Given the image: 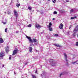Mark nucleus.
Wrapping results in <instances>:
<instances>
[{
    "label": "nucleus",
    "mask_w": 78,
    "mask_h": 78,
    "mask_svg": "<svg viewBox=\"0 0 78 78\" xmlns=\"http://www.w3.org/2000/svg\"><path fill=\"white\" fill-rule=\"evenodd\" d=\"M35 45H36V44H35Z\"/></svg>",
    "instance_id": "obj_45"
},
{
    "label": "nucleus",
    "mask_w": 78,
    "mask_h": 78,
    "mask_svg": "<svg viewBox=\"0 0 78 78\" xmlns=\"http://www.w3.org/2000/svg\"><path fill=\"white\" fill-rule=\"evenodd\" d=\"M36 28H37L38 29H39V28H40L41 27V26L38 24H36Z\"/></svg>",
    "instance_id": "obj_6"
},
{
    "label": "nucleus",
    "mask_w": 78,
    "mask_h": 78,
    "mask_svg": "<svg viewBox=\"0 0 78 78\" xmlns=\"http://www.w3.org/2000/svg\"><path fill=\"white\" fill-rule=\"evenodd\" d=\"M7 22H2V23H3V24H4V25H5L6 24Z\"/></svg>",
    "instance_id": "obj_22"
},
{
    "label": "nucleus",
    "mask_w": 78,
    "mask_h": 78,
    "mask_svg": "<svg viewBox=\"0 0 78 78\" xmlns=\"http://www.w3.org/2000/svg\"><path fill=\"white\" fill-rule=\"evenodd\" d=\"M64 56H65V60L66 61H68V60L67 59V55L66 53H64Z\"/></svg>",
    "instance_id": "obj_7"
},
{
    "label": "nucleus",
    "mask_w": 78,
    "mask_h": 78,
    "mask_svg": "<svg viewBox=\"0 0 78 78\" xmlns=\"http://www.w3.org/2000/svg\"><path fill=\"white\" fill-rule=\"evenodd\" d=\"M49 61L50 62H53V59H49Z\"/></svg>",
    "instance_id": "obj_18"
},
{
    "label": "nucleus",
    "mask_w": 78,
    "mask_h": 78,
    "mask_svg": "<svg viewBox=\"0 0 78 78\" xmlns=\"http://www.w3.org/2000/svg\"><path fill=\"white\" fill-rule=\"evenodd\" d=\"M14 73H15V72H14Z\"/></svg>",
    "instance_id": "obj_46"
},
{
    "label": "nucleus",
    "mask_w": 78,
    "mask_h": 78,
    "mask_svg": "<svg viewBox=\"0 0 78 78\" xmlns=\"http://www.w3.org/2000/svg\"><path fill=\"white\" fill-rule=\"evenodd\" d=\"M66 2H69V0H66Z\"/></svg>",
    "instance_id": "obj_35"
},
{
    "label": "nucleus",
    "mask_w": 78,
    "mask_h": 78,
    "mask_svg": "<svg viewBox=\"0 0 78 78\" xmlns=\"http://www.w3.org/2000/svg\"><path fill=\"white\" fill-rule=\"evenodd\" d=\"M8 14H11V12L8 11Z\"/></svg>",
    "instance_id": "obj_32"
},
{
    "label": "nucleus",
    "mask_w": 78,
    "mask_h": 78,
    "mask_svg": "<svg viewBox=\"0 0 78 78\" xmlns=\"http://www.w3.org/2000/svg\"><path fill=\"white\" fill-rule=\"evenodd\" d=\"M55 18H53L52 20H55Z\"/></svg>",
    "instance_id": "obj_40"
},
{
    "label": "nucleus",
    "mask_w": 78,
    "mask_h": 78,
    "mask_svg": "<svg viewBox=\"0 0 78 78\" xmlns=\"http://www.w3.org/2000/svg\"><path fill=\"white\" fill-rule=\"evenodd\" d=\"M28 9L29 10H31V9H32V8H31V7L28 6Z\"/></svg>",
    "instance_id": "obj_20"
},
{
    "label": "nucleus",
    "mask_w": 78,
    "mask_h": 78,
    "mask_svg": "<svg viewBox=\"0 0 78 78\" xmlns=\"http://www.w3.org/2000/svg\"><path fill=\"white\" fill-rule=\"evenodd\" d=\"M0 43H3V40L2 38H0Z\"/></svg>",
    "instance_id": "obj_13"
},
{
    "label": "nucleus",
    "mask_w": 78,
    "mask_h": 78,
    "mask_svg": "<svg viewBox=\"0 0 78 78\" xmlns=\"http://www.w3.org/2000/svg\"><path fill=\"white\" fill-rule=\"evenodd\" d=\"M5 51L7 53H8V52L9 51V47H8V46H7L6 49H5Z\"/></svg>",
    "instance_id": "obj_9"
},
{
    "label": "nucleus",
    "mask_w": 78,
    "mask_h": 78,
    "mask_svg": "<svg viewBox=\"0 0 78 78\" xmlns=\"http://www.w3.org/2000/svg\"><path fill=\"white\" fill-rule=\"evenodd\" d=\"M71 27H72V25L70 26V27H69V29H70Z\"/></svg>",
    "instance_id": "obj_33"
},
{
    "label": "nucleus",
    "mask_w": 78,
    "mask_h": 78,
    "mask_svg": "<svg viewBox=\"0 0 78 78\" xmlns=\"http://www.w3.org/2000/svg\"><path fill=\"white\" fill-rule=\"evenodd\" d=\"M30 46H31V45H30Z\"/></svg>",
    "instance_id": "obj_47"
},
{
    "label": "nucleus",
    "mask_w": 78,
    "mask_h": 78,
    "mask_svg": "<svg viewBox=\"0 0 78 78\" xmlns=\"http://www.w3.org/2000/svg\"><path fill=\"white\" fill-rule=\"evenodd\" d=\"M26 37L28 39L30 42H37V40L35 39H33V40L31 39V37H28V36H26Z\"/></svg>",
    "instance_id": "obj_1"
},
{
    "label": "nucleus",
    "mask_w": 78,
    "mask_h": 78,
    "mask_svg": "<svg viewBox=\"0 0 78 78\" xmlns=\"http://www.w3.org/2000/svg\"><path fill=\"white\" fill-rule=\"evenodd\" d=\"M56 62H54L53 63L52 66H56Z\"/></svg>",
    "instance_id": "obj_15"
},
{
    "label": "nucleus",
    "mask_w": 78,
    "mask_h": 78,
    "mask_svg": "<svg viewBox=\"0 0 78 78\" xmlns=\"http://www.w3.org/2000/svg\"><path fill=\"white\" fill-rule=\"evenodd\" d=\"M62 75H64V73H61L60 75V77H61V76Z\"/></svg>",
    "instance_id": "obj_19"
},
{
    "label": "nucleus",
    "mask_w": 78,
    "mask_h": 78,
    "mask_svg": "<svg viewBox=\"0 0 78 78\" xmlns=\"http://www.w3.org/2000/svg\"><path fill=\"white\" fill-rule=\"evenodd\" d=\"M57 12L56 11H55L54 12V14H57Z\"/></svg>",
    "instance_id": "obj_24"
},
{
    "label": "nucleus",
    "mask_w": 78,
    "mask_h": 78,
    "mask_svg": "<svg viewBox=\"0 0 78 78\" xmlns=\"http://www.w3.org/2000/svg\"><path fill=\"white\" fill-rule=\"evenodd\" d=\"M53 3H55L56 2V0H52Z\"/></svg>",
    "instance_id": "obj_27"
},
{
    "label": "nucleus",
    "mask_w": 78,
    "mask_h": 78,
    "mask_svg": "<svg viewBox=\"0 0 78 78\" xmlns=\"http://www.w3.org/2000/svg\"><path fill=\"white\" fill-rule=\"evenodd\" d=\"M63 26H64V25L62 24V23L60 24L59 26V28L61 29V30H62V29H63Z\"/></svg>",
    "instance_id": "obj_4"
},
{
    "label": "nucleus",
    "mask_w": 78,
    "mask_h": 78,
    "mask_svg": "<svg viewBox=\"0 0 78 78\" xmlns=\"http://www.w3.org/2000/svg\"><path fill=\"white\" fill-rule=\"evenodd\" d=\"M11 56H10L9 57V59L10 60H11Z\"/></svg>",
    "instance_id": "obj_37"
},
{
    "label": "nucleus",
    "mask_w": 78,
    "mask_h": 78,
    "mask_svg": "<svg viewBox=\"0 0 78 78\" xmlns=\"http://www.w3.org/2000/svg\"><path fill=\"white\" fill-rule=\"evenodd\" d=\"M48 1H50V0H48Z\"/></svg>",
    "instance_id": "obj_42"
},
{
    "label": "nucleus",
    "mask_w": 78,
    "mask_h": 78,
    "mask_svg": "<svg viewBox=\"0 0 78 78\" xmlns=\"http://www.w3.org/2000/svg\"><path fill=\"white\" fill-rule=\"evenodd\" d=\"M75 18L74 17H72L71 18V19H72V20L74 19H75Z\"/></svg>",
    "instance_id": "obj_29"
},
{
    "label": "nucleus",
    "mask_w": 78,
    "mask_h": 78,
    "mask_svg": "<svg viewBox=\"0 0 78 78\" xmlns=\"http://www.w3.org/2000/svg\"><path fill=\"white\" fill-rule=\"evenodd\" d=\"M41 76L43 78L45 77V75L44 74H41Z\"/></svg>",
    "instance_id": "obj_16"
},
{
    "label": "nucleus",
    "mask_w": 78,
    "mask_h": 78,
    "mask_svg": "<svg viewBox=\"0 0 78 78\" xmlns=\"http://www.w3.org/2000/svg\"><path fill=\"white\" fill-rule=\"evenodd\" d=\"M5 20H7V19H5Z\"/></svg>",
    "instance_id": "obj_43"
},
{
    "label": "nucleus",
    "mask_w": 78,
    "mask_h": 78,
    "mask_svg": "<svg viewBox=\"0 0 78 78\" xmlns=\"http://www.w3.org/2000/svg\"><path fill=\"white\" fill-rule=\"evenodd\" d=\"M27 27H31V24H29L28 25Z\"/></svg>",
    "instance_id": "obj_26"
},
{
    "label": "nucleus",
    "mask_w": 78,
    "mask_h": 78,
    "mask_svg": "<svg viewBox=\"0 0 78 78\" xmlns=\"http://www.w3.org/2000/svg\"><path fill=\"white\" fill-rule=\"evenodd\" d=\"M33 49V48L32 47H30L29 48V51L30 53H31L32 52V49Z\"/></svg>",
    "instance_id": "obj_11"
},
{
    "label": "nucleus",
    "mask_w": 78,
    "mask_h": 78,
    "mask_svg": "<svg viewBox=\"0 0 78 78\" xmlns=\"http://www.w3.org/2000/svg\"><path fill=\"white\" fill-rule=\"evenodd\" d=\"M69 32H69V31H68V34H69Z\"/></svg>",
    "instance_id": "obj_41"
},
{
    "label": "nucleus",
    "mask_w": 78,
    "mask_h": 78,
    "mask_svg": "<svg viewBox=\"0 0 78 78\" xmlns=\"http://www.w3.org/2000/svg\"><path fill=\"white\" fill-rule=\"evenodd\" d=\"M76 62H77V61L74 62H72V64H76Z\"/></svg>",
    "instance_id": "obj_23"
},
{
    "label": "nucleus",
    "mask_w": 78,
    "mask_h": 78,
    "mask_svg": "<svg viewBox=\"0 0 78 78\" xmlns=\"http://www.w3.org/2000/svg\"><path fill=\"white\" fill-rule=\"evenodd\" d=\"M14 16H16V19H17V16H18V13H17V11L16 10H14Z\"/></svg>",
    "instance_id": "obj_2"
},
{
    "label": "nucleus",
    "mask_w": 78,
    "mask_h": 78,
    "mask_svg": "<svg viewBox=\"0 0 78 78\" xmlns=\"http://www.w3.org/2000/svg\"><path fill=\"white\" fill-rule=\"evenodd\" d=\"M35 73H37V70L36 71Z\"/></svg>",
    "instance_id": "obj_38"
},
{
    "label": "nucleus",
    "mask_w": 78,
    "mask_h": 78,
    "mask_svg": "<svg viewBox=\"0 0 78 78\" xmlns=\"http://www.w3.org/2000/svg\"><path fill=\"white\" fill-rule=\"evenodd\" d=\"M55 36L57 37V36H58V34H55Z\"/></svg>",
    "instance_id": "obj_25"
},
{
    "label": "nucleus",
    "mask_w": 78,
    "mask_h": 78,
    "mask_svg": "<svg viewBox=\"0 0 78 78\" xmlns=\"http://www.w3.org/2000/svg\"><path fill=\"white\" fill-rule=\"evenodd\" d=\"M7 30H8V29L7 28H6L5 29V32H6L7 31Z\"/></svg>",
    "instance_id": "obj_31"
},
{
    "label": "nucleus",
    "mask_w": 78,
    "mask_h": 78,
    "mask_svg": "<svg viewBox=\"0 0 78 78\" xmlns=\"http://www.w3.org/2000/svg\"><path fill=\"white\" fill-rule=\"evenodd\" d=\"M48 28L49 30V31H52V29L51 27H48Z\"/></svg>",
    "instance_id": "obj_17"
},
{
    "label": "nucleus",
    "mask_w": 78,
    "mask_h": 78,
    "mask_svg": "<svg viewBox=\"0 0 78 78\" xmlns=\"http://www.w3.org/2000/svg\"><path fill=\"white\" fill-rule=\"evenodd\" d=\"M73 9H71L70 10L71 12H73Z\"/></svg>",
    "instance_id": "obj_30"
},
{
    "label": "nucleus",
    "mask_w": 78,
    "mask_h": 78,
    "mask_svg": "<svg viewBox=\"0 0 78 78\" xmlns=\"http://www.w3.org/2000/svg\"><path fill=\"white\" fill-rule=\"evenodd\" d=\"M78 31V25L75 28L73 31L74 33H75V32H76V31Z\"/></svg>",
    "instance_id": "obj_8"
},
{
    "label": "nucleus",
    "mask_w": 78,
    "mask_h": 78,
    "mask_svg": "<svg viewBox=\"0 0 78 78\" xmlns=\"http://www.w3.org/2000/svg\"><path fill=\"white\" fill-rule=\"evenodd\" d=\"M51 25H52V23H50L49 24V25H47V27H51Z\"/></svg>",
    "instance_id": "obj_12"
},
{
    "label": "nucleus",
    "mask_w": 78,
    "mask_h": 78,
    "mask_svg": "<svg viewBox=\"0 0 78 78\" xmlns=\"http://www.w3.org/2000/svg\"><path fill=\"white\" fill-rule=\"evenodd\" d=\"M17 50H15L13 51L12 55H16V54H17Z\"/></svg>",
    "instance_id": "obj_5"
},
{
    "label": "nucleus",
    "mask_w": 78,
    "mask_h": 78,
    "mask_svg": "<svg viewBox=\"0 0 78 78\" xmlns=\"http://www.w3.org/2000/svg\"><path fill=\"white\" fill-rule=\"evenodd\" d=\"M16 33H19V31H16Z\"/></svg>",
    "instance_id": "obj_34"
},
{
    "label": "nucleus",
    "mask_w": 78,
    "mask_h": 78,
    "mask_svg": "<svg viewBox=\"0 0 78 78\" xmlns=\"http://www.w3.org/2000/svg\"><path fill=\"white\" fill-rule=\"evenodd\" d=\"M54 45L55 46H56V47H61V46H60L58 44H54Z\"/></svg>",
    "instance_id": "obj_10"
},
{
    "label": "nucleus",
    "mask_w": 78,
    "mask_h": 78,
    "mask_svg": "<svg viewBox=\"0 0 78 78\" xmlns=\"http://www.w3.org/2000/svg\"><path fill=\"white\" fill-rule=\"evenodd\" d=\"M5 55V52H2L0 54V57H3V56H4Z\"/></svg>",
    "instance_id": "obj_3"
},
{
    "label": "nucleus",
    "mask_w": 78,
    "mask_h": 78,
    "mask_svg": "<svg viewBox=\"0 0 78 78\" xmlns=\"http://www.w3.org/2000/svg\"><path fill=\"white\" fill-rule=\"evenodd\" d=\"M32 76L33 77V78H36V77L35 75H32Z\"/></svg>",
    "instance_id": "obj_21"
},
{
    "label": "nucleus",
    "mask_w": 78,
    "mask_h": 78,
    "mask_svg": "<svg viewBox=\"0 0 78 78\" xmlns=\"http://www.w3.org/2000/svg\"><path fill=\"white\" fill-rule=\"evenodd\" d=\"M76 46H78V42H76Z\"/></svg>",
    "instance_id": "obj_28"
},
{
    "label": "nucleus",
    "mask_w": 78,
    "mask_h": 78,
    "mask_svg": "<svg viewBox=\"0 0 78 78\" xmlns=\"http://www.w3.org/2000/svg\"><path fill=\"white\" fill-rule=\"evenodd\" d=\"M27 64V63L25 65H26Z\"/></svg>",
    "instance_id": "obj_44"
},
{
    "label": "nucleus",
    "mask_w": 78,
    "mask_h": 78,
    "mask_svg": "<svg viewBox=\"0 0 78 78\" xmlns=\"http://www.w3.org/2000/svg\"><path fill=\"white\" fill-rule=\"evenodd\" d=\"M2 67H4V65H2Z\"/></svg>",
    "instance_id": "obj_39"
},
{
    "label": "nucleus",
    "mask_w": 78,
    "mask_h": 78,
    "mask_svg": "<svg viewBox=\"0 0 78 78\" xmlns=\"http://www.w3.org/2000/svg\"><path fill=\"white\" fill-rule=\"evenodd\" d=\"M16 6L17 8H19V6H20V4H16Z\"/></svg>",
    "instance_id": "obj_14"
},
{
    "label": "nucleus",
    "mask_w": 78,
    "mask_h": 78,
    "mask_svg": "<svg viewBox=\"0 0 78 78\" xmlns=\"http://www.w3.org/2000/svg\"><path fill=\"white\" fill-rule=\"evenodd\" d=\"M73 36H75V34H73Z\"/></svg>",
    "instance_id": "obj_36"
}]
</instances>
